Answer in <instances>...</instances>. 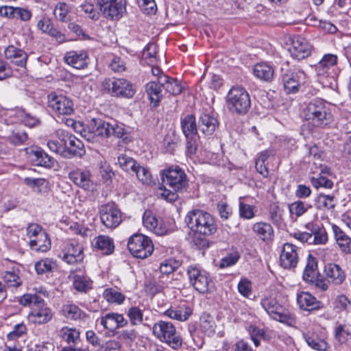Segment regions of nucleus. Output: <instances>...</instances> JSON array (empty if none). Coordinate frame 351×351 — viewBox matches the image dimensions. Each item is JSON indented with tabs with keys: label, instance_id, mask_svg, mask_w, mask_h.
<instances>
[{
	"label": "nucleus",
	"instance_id": "obj_59",
	"mask_svg": "<svg viewBox=\"0 0 351 351\" xmlns=\"http://www.w3.org/2000/svg\"><path fill=\"white\" fill-rule=\"evenodd\" d=\"M139 7L147 14H152L156 11L154 0H136Z\"/></svg>",
	"mask_w": 351,
	"mask_h": 351
},
{
	"label": "nucleus",
	"instance_id": "obj_32",
	"mask_svg": "<svg viewBox=\"0 0 351 351\" xmlns=\"http://www.w3.org/2000/svg\"><path fill=\"white\" fill-rule=\"evenodd\" d=\"M29 245L36 252H46L51 248V241L47 233L44 232H40L38 237L31 239Z\"/></svg>",
	"mask_w": 351,
	"mask_h": 351
},
{
	"label": "nucleus",
	"instance_id": "obj_30",
	"mask_svg": "<svg viewBox=\"0 0 351 351\" xmlns=\"http://www.w3.org/2000/svg\"><path fill=\"white\" fill-rule=\"evenodd\" d=\"M297 302L300 308L305 311L317 310L321 306V302L308 292L298 293Z\"/></svg>",
	"mask_w": 351,
	"mask_h": 351
},
{
	"label": "nucleus",
	"instance_id": "obj_62",
	"mask_svg": "<svg viewBox=\"0 0 351 351\" xmlns=\"http://www.w3.org/2000/svg\"><path fill=\"white\" fill-rule=\"evenodd\" d=\"M80 7L84 13L86 14L90 19H99L100 16L99 12L95 9L94 5L93 3L86 2L82 4Z\"/></svg>",
	"mask_w": 351,
	"mask_h": 351
},
{
	"label": "nucleus",
	"instance_id": "obj_36",
	"mask_svg": "<svg viewBox=\"0 0 351 351\" xmlns=\"http://www.w3.org/2000/svg\"><path fill=\"white\" fill-rule=\"evenodd\" d=\"M253 73L257 78L270 82L273 79L274 71L271 66L265 62H261L254 66Z\"/></svg>",
	"mask_w": 351,
	"mask_h": 351
},
{
	"label": "nucleus",
	"instance_id": "obj_57",
	"mask_svg": "<svg viewBox=\"0 0 351 351\" xmlns=\"http://www.w3.org/2000/svg\"><path fill=\"white\" fill-rule=\"evenodd\" d=\"M99 173L104 182L111 181L114 173L111 167L107 162H101L99 166Z\"/></svg>",
	"mask_w": 351,
	"mask_h": 351
},
{
	"label": "nucleus",
	"instance_id": "obj_40",
	"mask_svg": "<svg viewBox=\"0 0 351 351\" xmlns=\"http://www.w3.org/2000/svg\"><path fill=\"white\" fill-rule=\"evenodd\" d=\"M317 263L316 259L311 255L308 256L307 264L306 265L303 279L307 282H311L317 278Z\"/></svg>",
	"mask_w": 351,
	"mask_h": 351
},
{
	"label": "nucleus",
	"instance_id": "obj_20",
	"mask_svg": "<svg viewBox=\"0 0 351 351\" xmlns=\"http://www.w3.org/2000/svg\"><path fill=\"white\" fill-rule=\"evenodd\" d=\"M62 260L68 264L74 265L80 263L84 259L82 247L77 243H69L64 249Z\"/></svg>",
	"mask_w": 351,
	"mask_h": 351
},
{
	"label": "nucleus",
	"instance_id": "obj_54",
	"mask_svg": "<svg viewBox=\"0 0 351 351\" xmlns=\"http://www.w3.org/2000/svg\"><path fill=\"white\" fill-rule=\"evenodd\" d=\"M165 315L167 317L178 321H186L191 315V311L186 309L184 311L182 310H174L169 308L165 312Z\"/></svg>",
	"mask_w": 351,
	"mask_h": 351
},
{
	"label": "nucleus",
	"instance_id": "obj_42",
	"mask_svg": "<svg viewBox=\"0 0 351 351\" xmlns=\"http://www.w3.org/2000/svg\"><path fill=\"white\" fill-rule=\"evenodd\" d=\"M63 315L69 319L77 320L83 318L85 313L75 304H66L62 307Z\"/></svg>",
	"mask_w": 351,
	"mask_h": 351
},
{
	"label": "nucleus",
	"instance_id": "obj_5",
	"mask_svg": "<svg viewBox=\"0 0 351 351\" xmlns=\"http://www.w3.org/2000/svg\"><path fill=\"white\" fill-rule=\"evenodd\" d=\"M227 106L232 113L246 114L251 106L249 93L243 87L233 86L227 95Z\"/></svg>",
	"mask_w": 351,
	"mask_h": 351
},
{
	"label": "nucleus",
	"instance_id": "obj_25",
	"mask_svg": "<svg viewBox=\"0 0 351 351\" xmlns=\"http://www.w3.org/2000/svg\"><path fill=\"white\" fill-rule=\"evenodd\" d=\"M88 54L84 51H71L67 52L64 56L65 62L73 67L81 69L87 65Z\"/></svg>",
	"mask_w": 351,
	"mask_h": 351
},
{
	"label": "nucleus",
	"instance_id": "obj_27",
	"mask_svg": "<svg viewBox=\"0 0 351 351\" xmlns=\"http://www.w3.org/2000/svg\"><path fill=\"white\" fill-rule=\"evenodd\" d=\"M158 83L170 95H178L182 91V86L180 82L166 75H160L158 77Z\"/></svg>",
	"mask_w": 351,
	"mask_h": 351
},
{
	"label": "nucleus",
	"instance_id": "obj_51",
	"mask_svg": "<svg viewBox=\"0 0 351 351\" xmlns=\"http://www.w3.org/2000/svg\"><path fill=\"white\" fill-rule=\"evenodd\" d=\"M186 138V153L188 156L195 155L199 147L198 134L185 136Z\"/></svg>",
	"mask_w": 351,
	"mask_h": 351
},
{
	"label": "nucleus",
	"instance_id": "obj_29",
	"mask_svg": "<svg viewBox=\"0 0 351 351\" xmlns=\"http://www.w3.org/2000/svg\"><path fill=\"white\" fill-rule=\"evenodd\" d=\"M324 273L328 282L335 285H340L345 280L346 276L339 265L329 263L325 267Z\"/></svg>",
	"mask_w": 351,
	"mask_h": 351
},
{
	"label": "nucleus",
	"instance_id": "obj_52",
	"mask_svg": "<svg viewBox=\"0 0 351 351\" xmlns=\"http://www.w3.org/2000/svg\"><path fill=\"white\" fill-rule=\"evenodd\" d=\"M305 339L308 345L313 349L318 351H327L328 344L324 340L308 335L305 336Z\"/></svg>",
	"mask_w": 351,
	"mask_h": 351
},
{
	"label": "nucleus",
	"instance_id": "obj_22",
	"mask_svg": "<svg viewBox=\"0 0 351 351\" xmlns=\"http://www.w3.org/2000/svg\"><path fill=\"white\" fill-rule=\"evenodd\" d=\"M100 324L103 327L110 331L124 327L128 322L123 315L117 313H108L100 319Z\"/></svg>",
	"mask_w": 351,
	"mask_h": 351
},
{
	"label": "nucleus",
	"instance_id": "obj_13",
	"mask_svg": "<svg viewBox=\"0 0 351 351\" xmlns=\"http://www.w3.org/2000/svg\"><path fill=\"white\" fill-rule=\"evenodd\" d=\"M69 178L77 187L88 191L97 190V182L93 179L91 172L86 169H76L69 173Z\"/></svg>",
	"mask_w": 351,
	"mask_h": 351
},
{
	"label": "nucleus",
	"instance_id": "obj_26",
	"mask_svg": "<svg viewBox=\"0 0 351 351\" xmlns=\"http://www.w3.org/2000/svg\"><path fill=\"white\" fill-rule=\"evenodd\" d=\"M218 125L219 122L217 119L209 114H203L199 119V130L206 136L212 135Z\"/></svg>",
	"mask_w": 351,
	"mask_h": 351
},
{
	"label": "nucleus",
	"instance_id": "obj_31",
	"mask_svg": "<svg viewBox=\"0 0 351 351\" xmlns=\"http://www.w3.org/2000/svg\"><path fill=\"white\" fill-rule=\"evenodd\" d=\"M29 157L36 166L51 167L53 166L54 159L40 148L32 150Z\"/></svg>",
	"mask_w": 351,
	"mask_h": 351
},
{
	"label": "nucleus",
	"instance_id": "obj_21",
	"mask_svg": "<svg viewBox=\"0 0 351 351\" xmlns=\"http://www.w3.org/2000/svg\"><path fill=\"white\" fill-rule=\"evenodd\" d=\"M53 316L51 309L47 305L40 307H32L31 312L28 314V320L36 324H45L49 322Z\"/></svg>",
	"mask_w": 351,
	"mask_h": 351
},
{
	"label": "nucleus",
	"instance_id": "obj_60",
	"mask_svg": "<svg viewBox=\"0 0 351 351\" xmlns=\"http://www.w3.org/2000/svg\"><path fill=\"white\" fill-rule=\"evenodd\" d=\"M157 49L158 46L155 43H149L143 50V58L145 59H150V62H153L154 60L157 59Z\"/></svg>",
	"mask_w": 351,
	"mask_h": 351
},
{
	"label": "nucleus",
	"instance_id": "obj_14",
	"mask_svg": "<svg viewBox=\"0 0 351 351\" xmlns=\"http://www.w3.org/2000/svg\"><path fill=\"white\" fill-rule=\"evenodd\" d=\"M97 5L105 17L119 19L125 10L123 0H97Z\"/></svg>",
	"mask_w": 351,
	"mask_h": 351
},
{
	"label": "nucleus",
	"instance_id": "obj_19",
	"mask_svg": "<svg viewBox=\"0 0 351 351\" xmlns=\"http://www.w3.org/2000/svg\"><path fill=\"white\" fill-rule=\"evenodd\" d=\"M143 223L147 230L157 235L162 236L169 232V228L162 221H158L156 216L149 210L144 213Z\"/></svg>",
	"mask_w": 351,
	"mask_h": 351
},
{
	"label": "nucleus",
	"instance_id": "obj_23",
	"mask_svg": "<svg viewBox=\"0 0 351 351\" xmlns=\"http://www.w3.org/2000/svg\"><path fill=\"white\" fill-rule=\"evenodd\" d=\"M252 231L261 241L269 243L274 239V231L270 223L260 221L253 224Z\"/></svg>",
	"mask_w": 351,
	"mask_h": 351
},
{
	"label": "nucleus",
	"instance_id": "obj_28",
	"mask_svg": "<svg viewBox=\"0 0 351 351\" xmlns=\"http://www.w3.org/2000/svg\"><path fill=\"white\" fill-rule=\"evenodd\" d=\"M92 245L105 255L111 254L114 249L113 239L106 235H99L95 237L92 242Z\"/></svg>",
	"mask_w": 351,
	"mask_h": 351
},
{
	"label": "nucleus",
	"instance_id": "obj_50",
	"mask_svg": "<svg viewBox=\"0 0 351 351\" xmlns=\"http://www.w3.org/2000/svg\"><path fill=\"white\" fill-rule=\"evenodd\" d=\"M54 262L50 258L41 259L34 265L35 270L38 275H42L52 271Z\"/></svg>",
	"mask_w": 351,
	"mask_h": 351
},
{
	"label": "nucleus",
	"instance_id": "obj_2",
	"mask_svg": "<svg viewBox=\"0 0 351 351\" xmlns=\"http://www.w3.org/2000/svg\"><path fill=\"white\" fill-rule=\"evenodd\" d=\"M162 186L159 187V195L165 200L173 202L178 199V193L186 191L189 180L185 172L180 168H169L160 173Z\"/></svg>",
	"mask_w": 351,
	"mask_h": 351
},
{
	"label": "nucleus",
	"instance_id": "obj_55",
	"mask_svg": "<svg viewBox=\"0 0 351 351\" xmlns=\"http://www.w3.org/2000/svg\"><path fill=\"white\" fill-rule=\"evenodd\" d=\"M269 219L275 225H280L282 222V210L276 204H271L269 207Z\"/></svg>",
	"mask_w": 351,
	"mask_h": 351
},
{
	"label": "nucleus",
	"instance_id": "obj_4",
	"mask_svg": "<svg viewBox=\"0 0 351 351\" xmlns=\"http://www.w3.org/2000/svg\"><path fill=\"white\" fill-rule=\"evenodd\" d=\"M89 128L96 130L99 138L113 136L121 138L123 142L130 141V134L123 124H118L115 121H107L101 119H92L89 121Z\"/></svg>",
	"mask_w": 351,
	"mask_h": 351
},
{
	"label": "nucleus",
	"instance_id": "obj_45",
	"mask_svg": "<svg viewBox=\"0 0 351 351\" xmlns=\"http://www.w3.org/2000/svg\"><path fill=\"white\" fill-rule=\"evenodd\" d=\"M118 163L123 171L130 173L135 170L138 165L134 158L126 154H121L118 157Z\"/></svg>",
	"mask_w": 351,
	"mask_h": 351
},
{
	"label": "nucleus",
	"instance_id": "obj_11",
	"mask_svg": "<svg viewBox=\"0 0 351 351\" xmlns=\"http://www.w3.org/2000/svg\"><path fill=\"white\" fill-rule=\"evenodd\" d=\"M100 219L108 228H115L122 221V213L114 202H109L99 208Z\"/></svg>",
	"mask_w": 351,
	"mask_h": 351
},
{
	"label": "nucleus",
	"instance_id": "obj_34",
	"mask_svg": "<svg viewBox=\"0 0 351 351\" xmlns=\"http://www.w3.org/2000/svg\"><path fill=\"white\" fill-rule=\"evenodd\" d=\"M332 229L335 239L341 250L346 253H351V239L338 226L333 224Z\"/></svg>",
	"mask_w": 351,
	"mask_h": 351
},
{
	"label": "nucleus",
	"instance_id": "obj_48",
	"mask_svg": "<svg viewBox=\"0 0 351 351\" xmlns=\"http://www.w3.org/2000/svg\"><path fill=\"white\" fill-rule=\"evenodd\" d=\"M127 315L132 326L141 324L143 322V311L138 306L129 308L127 311Z\"/></svg>",
	"mask_w": 351,
	"mask_h": 351
},
{
	"label": "nucleus",
	"instance_id": "obj_61",
	"mask_svg": "<svg viewBox=\"0 0 351 351\" xmlns=\"http://www.w3.org/2000/svg\"><path fill=\"white\" fill-rule=\"evenodd\" d=\"M311 183L313 186L317 189L319 187L332 189L333 186L332 181L322 176H320L317 178H313L311 180Z\"/></svg>",
	"mask_w": 351,
	"mask_h": 351
},
{
	"label": "nucleus",
	"instance_id": "obj_43",
	"mask_svg": "<svg viewBox=\"0 0 351 351\" xmlns=\"http://www.w3.org/2000/svg\"><path fill=\"white\" fill-rule=\"evenodd\" d=\"M311 208V204L305 203L300 200L295 201L289 205L290 214L291 215H295L296 217H301Z\"/></svg>",
	"mask_w": 351,
	"mask_h": 351
},
{
	"label": "nucleus",
	"instance_id": "obj_17",
	"mask_svg": "<svg viewBox=\"0 0 351 351\" xmlns=\"http://www.w3.org/2000/svg\"><path fill=\"white\" fill-rule=\"evenodd\" d=\"M311 46L303 37L294 36L291 38V46L289 48L291 56L297 60H302L311 54Z\"/></svg>",
	"mask_w": 351,
	"mask_h": 351
},
{
	"label": "nucleus",
	"instance_id": "obj_6",
	"mask_svg": "<svg viewBox=\"0 0 351 351\" xmlns=\"http://www.w3.org/2000/svg\"><path fill=\"white\" fill-rule=\"evenodd\" d=\"M154 335L161 341L167 343L173 349L182 345V338L177 334L175 326L171 323L160 321L152 327Z\"/></svg>",
	"mask_w": 351,
	"mask_h": 351
},
{
	"label": "nucleus",
	"instance_id": "obj_7",
	"mask_svg": "<svg viewBox=\"0 0 351 351\" xmlns=\"http://www.w3.org/2000/svg\"><path fill=\"white\" fill-rule=\"evenodd\" d=\"M103 88L113 97L132 98L136 90L134 85L123 78H108L102 82Z\"/></svg>",
	"mask_w": 351,
	"mask_h": 351
},
{
	"label": "nucleus",
	"instance_id": "obj_12",
	"mask_svg": "<svg viewBox=\"0 0 351 351\" xmlns=\"http://www.w3.org/2000/svg\"><path fill=\"white\" fill-rule=\"evenodd\" d=\"M48 106L58 115H71L73 111V103L68 97L51 93L48 95Z\"/></svg>",
	"mask_w": 351,
	"mask_h": 351
},
{
	"label": "nucleus",
	"instance_id": "obj_38",
	"mask_svg": "<svg viewBox=\"0 0 351 351\" xmlns=\"http://www.w3.org/2000/svg\"><path fill=\"white\" fill-rule=\"evenodd\" d=\"M315 206L322 210L333 209L336 206L335 198L332 195L320 193L315 199Z\"/></svg>",
	"mask_w": 351,
	"mask_h": 351
},
{
	"label": "nucleus",
	"instance_id": "obj_9",
	"mask_svg": "<svg viewBox=\"0 0 351 351\" xmlns=\"http://www.w3.org/2000/svg\"><path fill=\"white\" fill-rule=\"evenodd\" d=\"M57 134L60 141L63 142V157L70 158L82 156L85 154L84 143L74 135L61 130L57 132Z\"/></svg>",
	"mask_w": 351,
	"mask_h": 351
},
{
	"label": "nucleus",
	"instance_id": "obj_35",
	"mask_svg": "<svg viewBox=\"0 0 351 351\" xmlns=\"http://www.w3.org/2000/svg\"><path fill=\"white\" fill-rule=\"evenodd\" d=\"M306 228L312 232L311 244L324 245L327 243L328 237L324 227H319L313 223L306 224Z\"/></svg>",
	"mask_w": 351,
	"mask_h": 351
},
{
	"label": "nucleus",
	"instance_id": "obj_18",
	"mask_svg": "<svg viewBox=\"0 0 351 351\" xmlns=\"http://www.w3.org/2000/svg\"><path fill=\"white\" fill-rule=\"evenodd\" d=\"M298 262L297 247L289 243L284 244L280 256V265L285 269H291L296 267Z\"/></svg>",
	"mask_w": 351,
	"mask_h": 351
},
{
	"label": "nucleus",
	"instance_id": "obj_58",
	"mask_svg": "<svg viewBox=\"0 0 351 351\" xmlns=\"http://www.w3.org/2000/svg\"><path fill=\"white\" fill-rule=\"evenodd\" d=\"M27 139V134L25 132L16 131L8 136V141L14 145H21Z\"/></svg>",
	"mask_w": 351,
	"mask_h": 351
},
{
	"label": "nucleus",
	"instance_id": "obj_47",
	"mask_svg": "<svg viewBox=\"0 0 351 351\" xmlns=\"http://www.w3.org/2000/svg\"><path fill=\"white\" fill-rule=\"evenodd\" d=\"M2 278L9 287H17L21 285L17 269H12L11 271H4L2 274Z\"/></svg>",
	"mask_w": 351,
	"mask_h": 351
},
{
	"label": "nucleus",
	"instance_id": "obj_39",
	"mask_svg": "<svg viewBox=\"0 0 351 351\" xmlns=\"http://www.w3.org/2000/svg\"><path fill=\"white\" fill-rule=\"evenodd\" d=\"M181 128L185 136L197 134V128L195 116L188 114L181 120Z\"/></svg>",
	"mask_w": 351,
	"mask_h": 351
},
{
	"label": "nucleus",
	"instance_id": "obj_41",
	"mask_svg": "<svg viewBox=\"0 0 351 351\" xmlns=\"http://www.w3.org/2000/svg\"><path fill=\"white\" fill-rule=\"evenodd\" d=\"M74 288L80 292L86 293L93 287V281L87 276L75 275L73 280Z\"/></svg>",
	"mask_w": 351,
	"mask_h": 351
},
{
	"label": "nucleus",
	"instance_id": "obj_16",
	"mask_svg": "<svg viewBox=\"0 0 351 351\" xmlns=\"http://www.w3.org/2000/svg\"><path fill=\"white\" fill-rule=\"evenodd\" d=\"M261 305L272 319L284 323L289 321L290 316L285 313L284 308L275 298H265L262 300Z\"/></svg>",
	"mask_w": 351,
	"mask_h": 351
},
{
	"label": "nucleus",
	"instance_id": "obj_44",
	"mask_svg": "<svg viewBox=\"0 0 351 351\" xmlns=\"http://www.w3.org/2000/svg\"><path fill=\"white\" fill-rule=\"evenodd\" d=\"M103 297L108 302L118 304H122L125 300V295L113 288L106 289L103 293Z\"/></svg>",
	"mask_w": 351,
	"mask_h": 351
},
{
	"label": "nucleus",
	"instance_id": "obj_24",
	"mask_svg": "<svg viewBox=\"0 0 351 351\" xmlns=\"http://www.w3.org/2000/svg\"><path fill=\"white\" fill-rule=\"evenodd\" d=\"M4 55L7 59L11 60L16 65L25 68L28 56L21 49L10 45L5 48Z\"/></svg>",
	"mask_w": 351,
	"mask_h": 351
},
{
	"label": "nucleus",
	"instance_id": "obj_15",
	"mask_svg": "<svg viewBox=\"0 0 351 351\" xmlns=\"http://www.w3.org/2000/svg\"><path fill=\"white\" fill-rule=\"evenodd\" d=\"M305 78L306 74L302 71L298 69L287 71L282 75L285 90L287 93L298 92L300 84L304 81Z\"/></svg>",
	"mask_w": 351,
	"mask_h": 351
},
{
	"label": "nucleus",
	"instance_id": "obj_33",
	"mask_svg": "<svg viewBox=\"0 0 351 351\" xmlns=\"http://www.w3.org/2000/svg\"><path fill=\"white\" fill-rule=\"evenodd\" d=\"M161 87L159 83H158V80L151 81L145 85L146 93L151 104H152L154 107L159 105L162 98Z\"/></svg>",
	"mask_w": 351,
	"mask_h": 351
},
{
	"label": "nucleus",
	"instance_id": "obj_37",
	"mask_svg": "<svg viewBox=\"0 0 351 351\" xmlns=\"http://www.w3.org/2000/svg\"><path fill=\"white\" fill-rule=\"evenodd\" d=\"M337 62V56L335 54H325L317 65L318 75H324L331 66H335Z\"/></svg>",
	"mask_w": 351,
	"mask_h": 351
},
{
	"label": "nucleus",
	"instance_id": "obj_8",
	"mask_svg": "<svg viewBox=\"0 0 351 351\" xmlns=\"http://www.w3.org/2000/svg\"><path fill=\"white\" fill-rule=\"evenodd\" d=\"M128 248L133 256L144 259L154 252V244L151 239L142 234H134L128 242Z\"/></svg>",
	"mask_w": 351,
	"mask_h": 351
},
{
	"label": "nucleus",
	"instance_id": "obj_10",
	"mask_svg": "<svg viewBox=\"0 0 351 351\" xmlns=\"http://www.w3.org/2000/svg\"><path fill=\"white\" fill-rule=\"evenodd\" d=\"M187 274L189 282L194 289L200 293L209 291L210 284L212 280L209 274L197 265H190L187 268Z\"/></svg>",
	"mask_w": 351,
	"mask_h": 351
},
{
	"label": "nucleus",
	"instance_id": "obj_56",
	"mask_svg": "<svg viewBox=\"0 0 351 351\" xmlns=\"http://www.w3.org/2000/svg\"><path fill=\"white\" fill-rule=\"evenodd\" d=\"M69 13V5L65 3H59L54 9V15L61 21H66Z\"/></svg>",
	"mask_w": 351,
	"mask_h": 351
},
{
	"label": "nucleus",
	"instance_id": "obj_49",
	"mask_svg": "<svg viewBox=\"0 0 351 351\" xmlns=\"http://www.w3.org/2000/svg\"><path fill=\"white\" fill-rule=\"evenodd\" d=\"M132 173H135L138 180L143 184L149 185L152 182V176L149 170L139 164L137 165Z\"/></svg>",
	"mask_w": 351,
	"mask_h": 351
},
{
	"label": "nucleus",
	"instance_id": "obj_46",
	"mask_svg": "<svg viewBox=\"0 0 351 351\" xmlns=\"http://www.w3.org/2000/svg\"><path fill=\"white\" fill-rule=\"evenodd\" d=\"M215 321L213 318L207 314H204L200 317V328L206 335L210 336L215 333Z\"/></svg>",
	"mask_w": 351,
	"mask_h": 351
},
{
	"label": "nucleus",
	"instance_id": "obj_63",
	"mask_svg": "<svg viewBox=\"0 0 351 351\" xmlns=\"http://www.w3.org/2000/svg\"><path fill=\"white\" fill-rule=\"evenodd\" d=\"M335 338L340 342L344 343L347 340V337L350 335L349 330L345 325L340 324L335 328Z\"/></svg>",
	"mask_w": 351,
	"mask_h": 351
},
{
	"label": "nucleus",
	"instance_id": "obj_53",
	"mask_svg": "<svg viewBox=\"0 0 351 351\" xmlns=\"http://www.w3.org/2000/svg\"><path fill=\"white\" fill-rule=\"evenodd\" d=\"M60 332L62 339L68 343H75L76 341L80 338V333L75 328L64 327L62 328Z\"/></svg>",
	"mask_w": 351,
	"mask_h": 351
},
{
	"label": "nucleus",
	"instance_id": "obj_3",
	"mask_svg": "<svg viewBox=\"0 0 351 351\" xmlns=\"http://www.w3.org/2000/svg\"><path fill=\"white\" fill-rule=\"evenodd\" d=\"M303 114L309 124L317 128L328 125L332 119L326 103L319 98L311 100L304 108Z\"/></svg>",
	"mask_w": 351,
	"mask_h": 351
},
{
	"label": "nucleus",
	"instance_id": "obj_1",
	"mask_svg": "<svg viewBox=\"0 0 351 351\" xmlns=\"http://www.w3.org/2000/svg\"><path fill=\"white\" fill-rule=\"evenodd\" d=\"M185 223L193 234L194 244L199 249L208 247L207 237L217 230V225L213 217L202 210H193L186 214Z\"/></svg>",
	"mask_w": 351,
	"mask_h": 351
},
{
	"label": "nucleus",
	"instance_id": "obj_64",
	"mask_svg": "<svg viewBox=\"0 0 351 351\" xmlns=\"http://www.w3.org/2000/svg\"><path fill=\"white\" fill-rule=\"evenodd\" d=\"M239 214L241 217L247 219H252L254 217L253 207L243 202L239 204Z\"/></svg>",
	"mask_w": 351,
	"mask_h": 351
}]
</instances>
